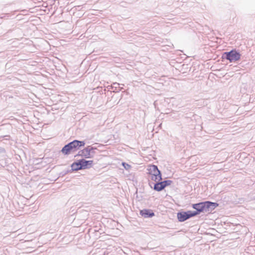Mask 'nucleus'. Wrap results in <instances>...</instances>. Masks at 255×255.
Segmentation results:
<instances>
[{
  "mask_svg": "<svg viewBox=\"0 0 255 255\" xmlns=\"http://www.w3.org/2000/svg\"><path fill=\"white\" fill-rule=\"evenodd\" d=\"M85 144L84 141L74 140L65 145L61 149V152L65 155H68L75 152Z\"/></svg>",
  "mask_w": 255,
  "mask_h": 255,
  "instance_id": "nucleus-1",
  "label": "nucleus"
},
{
  "mask_svg": "<svg viewBox=\"0 0 255 255\" xmlns=\"http://www.w3.org/2000/svg\"><path fill=\"white\" fill-rule=\"evenodd\" d=\"M217 206L218 204L210 201L201 202L192 205L193 208L196 210L194 212H198V214L202 212H210Z\"/></svg>",
  "mask_w": 255,
  "mask_h": 255,
  "instance_id": "nucleus-2",
  "label": "nucleus"
},
{
  "mask_svg": "<svg viewBox=\"0 0 255 255\" xmlns=\"http://www.w3.org/2000/svg\"><path fill=\"white\" fill-rule=\"evenodd\" d=\"M148 174L151 180L155 182H159L161 180V175L159 170L155 165H149L147 168Z\"/></svg>",
  "mask_w": 255,
  "mask_h": 255,
  "instance_id": "nucleus-3",
  "label": "nucleus"
},
{
  "mask_svg": "<svg viewBox=\"0 0 255 255\" xmlns=\"http://www.w3.org/2000/svg\"><path fill=\"white\" fill-rule=\"evenodd\" d=\"M96 148L91 146H88L78 152V155L85 158H92L95 154Z\"/></svg>",
  "mask_w": 255,
  "mask_h": 255,
  "instance_id": "nucleus-4",
  "label": "nucleus"
},
{
  "mask_svg": "<svg viewBox=\"0 0 255 255\" xmlns=\"http://www.w3.org/2000/svg\"><path fill=\"white\" fill-rule=\"evenodd\" d=\"M198 215V212L189 211L187 212H181L177 214V218L180 222H183L187 219Z\"/></svg>",
  "mask_w": 255,
  "mask_h": 255,
  "instance_id": "nucleus-5",
  "label": "nucleus"
},
{
  "mask_svg": "<svg viewBox=\"0 0 255 255\" xmlns=\"http://www.w3.org/2000/svg\"><path fill=\"white\" fill-rule=\"evenodd\" d=\"M88 160H79L78 162H74L71 165V168L73 170H78L82 169H84L87 167ZM90 161L92 162V160Z\"/></svg>",
  "mask_w": 255,
  "mask_h": 255,
  "instance_id": "nucleus-6",
  "label": "nucleus"
},
{
  "mask_svg": "<svg viewBox=\"0 0 255 255\" xmlns=\"http://www.w3.org/2000/svg\"><path fill=\"white\" fill-rule=\"evenodd\" d=\"M226 58L230 62H235L240 59V54L236 51H231L229 52L225 53Z\"/></svg>",
  "mask_w": 255,
  "mask_h": 255,
  "instance_id": "nucleus-7",
  "label": "nucleus"
},
{
  "mask_svg": "<svg viewBox=\"0 0 255 255\" xmlns=\"http://www.w3.org/2000/svg\"><path fill=\"white\" fill-rule=\"evenodd\" d=\"M140 214L144 218L151 217L154 215L153 212L147 209L141 210L140 211Z\"/></svg>",
  "mask_w": 255,
  "mask_h": 255,
  "instance_id": "nucleus-8",
  "label": "nucleus"
},
{
  "mask_svg": "<svg viewBox=\"0 0 255 255\" xmlns=\"http://www.w3.org/2000/svg\"><path fill=\"white\" fill-rule=\"evenodd\" d=\"M166 181L160 182L154 185V189L158 191L162 190L166 186Z\"/></svg>",
  "mask_w": 255,
  "mask_h": 255,
  "instance_id": "nucleus-9",
  "label": "nucleus"
},
{
  "mask_svg": "<svg viewBox=\"0 0 255 255\" xmlns=\"http://www.w3.org/2000/svg\"><path fill=\"white\" fill-rule=\"evenodd\" d=\"M123 166L125 167V168L127 169H128L130 168V165L128 164H126L125 163L123 162Z\"/></svg>",
  "mask_w": 255,
  "mask_h": 255,
  "instance_id": "nucleus-10",
  "label": "nucleus"
},
{
  "mask_svg": "<svg viewBox=\"0 0 255 255\" xmlns=\"http://www.w3.org/2000/svg\"><path fill=\"white\" fill-rule=\"evenodd\" d=\"M119 84L118 83H114V85H115V86H116L117 85H119Z\"/></svg>",
  "mask_w": 255,
  "mask_h": 255,
  "instance_id": "nucleus-11",
  "label": "nucleus"
}]
</instances>
